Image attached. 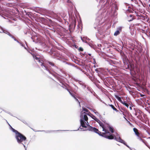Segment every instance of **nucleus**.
<instances>
[{"instance_id":"30","label":"nucleus","mask_w":150,"mask_h":150,"mask_svg":"<svg viewBox=\"0 0 150 150\" xmlns=\"http://www.w3.org/2000/svg\"><path fill=\"white\" fill-rule=\"evenodd\" d=\"M38 62H40L41 63V60H40V58L39 59V60H38Z\"/></svg>"},{"instance_id":"3","label":"nucleus","mask_w":150,"mask_h":150,"mask_svg":"<svg viewBox=\"0 0 150 150\" xmlns=\"http://www.w3.org/2000/svg\"><path fill=\"white\" fill-rule=\"evenodd\" d=\"M15 137L17 142L19 144H23L22 142L26 141V138L24 135L19 132L16 135Z\"/></svg>"},{"instance_id":"9","label":"nucleus","mask_w":150,"mask_h":150,"mask_svg":"<svg viewBox=\"0 0 150 150\" xmlns=\"http://www.w3.org/2000/svg\"><path fill=\"white\" fill-rule=\"evenodd\" d=\"M143 138V137H139L138 138L139 140L142 142L144 144L146 145L147 147H148L149 148V145L148 144V143L144 139H142V138Z\"/></svg>"},{"instance_id":"15","label":"nucleus","mask_w":150,"mask_h":150,"mask_svg":"<svg viewBox=\"0 0 150 150\" xmlns=\"http://www.w3.org/2000/svg\"><path fill=\"white\" fill-rule=\"evenodd\" d=\"M89 113L90 114V115H89L94 120L96 118V116L90 113V112H89Z\"/></svg>"},{"instance_id":"34","label":"nucleus","mask_w":150,"mask_h":150,"mask_svg":"<svg viewBox=\"0 0 150 150\" xmlns=\"http://www.w3.org/2000/svg\"><path fill=\"white\" fill-rule=\"evenodd\" d=\"M130 108L131 109H132V108L131 107H130Z\"/></svg>"},{"instance_id":"24","label":"nucleus","mask_w":150,"mask_h":150,"mask_svg":"<svg viewBox=\"0 0 150 150\" xmlns=\"http://www.w3.org/2000/svg\"><path fill=\"white\" fill-rule=\"evenodd\" d=\"M79 50L80 51H83V49L81 47H79Z\"/></svg>"},{"instance_id":"6","label":"nucleus","mask_w":150,"mask_h":150,"mask_svg":"<svg viewBox=\"0 0 150 150\" xmlns=\"http://www.w3.org/2000/svg\"><path fill=\"white\" fill-rule=\"evenodd\" d=\"M133 130L135 135L138 137V138L140 137H144V135L142 134V133L139 132L137 129L136 128H134L133 129Z\"/></svg>"},{"instance_id":"11","label":"nucleus","mask_w":150,"mask_h":150,"mask_svg":"<svg viewBox=\"0 0 150 150\" xmlns=\"http://www.w3.org/2000/svg\"><path fill=\"white\" fill-rule=\"evenodd\" d=\"M82 110L85 111L86 113H85V114H86V115H90L89 112H90L89 110L87 109L86 108H82Z\"/></svg>"},{"instance_id":"25","label":"nucleus","mask_w":150,"mask_h":150,"mask_svg":"<svg viewBox=\"0 0 150 150\" xmlns=\"http://www.w3.org/2000/svg\"><path fill=\"white\" fill-rule=\"evenodd\" d=\"M35 59L38 61L39 59L40 58L37 57L36 56H35Z\"/></svg>"},{"instance_id":"28","label":"nucleus","mask_w":150,"mask_h":150,"mask_svg":"<svg viewBox=\"0 0 150 150\" xmlns=\"http://www.w3.org/2000/svg\"><path fill=\"white\" fill-rule=\"evenodd\" d=\"M129 17H133V16L132 15H130L129 16Z\"/></svg>"},{"instance_id":"2","label":"nucleus","mask_w":150,"mask_h":150,"mask_svg":"<svg viewBox=\"0 0 150 150\" xmlns=\"http://www.w3.org/2000/svg\"><path fill=\"white\" fill-rule=\"evenodd\" d=\"M89 130H91V131H93L97 133L100 136H101L107 139H113L114 138V137L112 135H108L110 134V132H102L99 131L98 129L95 127H90Z\"/></svg>"},{"instance_id":"27","label":"nucleus","mask_w":150,"mask_h":150,"mask_svg":"<svg viewBox=\"0 0 150 150\" xmlns=\"http://www.w3.org/2000/svg\"><path fill=\"white\" fill-rule=\"evenodd\" d=\"M41 66H43V65H44V63H43V62H41Z\"/></svg>"},{"instance_id":"22","label":"nucleus","mask_w":150,"mask_h":150,"mask_svg":"<svg viewBox=\"0 0 150 150\" xmlns=\"http://www.w3.org/2000/svg\"><path fill=\"white\" fill-rule=\"evenodd\" d=\"M43 66L45 67V69L46 70H47V71H49V69H48V68L47 66H46L45 65H43Z\"/></svg>"},{"instance_id":"12","label":"nucleus","mask_w":150,"mask_h":150,"mask_svg":"<svg viewBox=\"0 0 150 150\" xmlns=\"http://www.w3.org/2000/svg\"><path fill=\"white\" fill-rule=\"evenodd\" d=\"M94 120L99 123L100 126L101 125H102L103 123L101 122L96 117Z\"/></svg>"},{"instance_id":"7","label":"nucleus","mask_w":150,"mask_h":150,"mask_svg":"<svg viewBox=\"0 0 150 150\" xmlns=\"http://www.w3.org/2000/svg\"><path fill=\"white\" fill-rule=\"evenodd\" d=\"M114 139L117 141L121 143L124 144L125 145L127 146L125 141L123 140L120 137H115Z\"/></svg>"},{"instance_id":"5","label":"nucleus","mask_w":150,"mask_h":150,"mask_svg":"<svg viewBox=\"0 0 150 150\" xmlns=\"http://www.w3.org/2000/svg\"><path fill=\"white\" fill-rule=\"evenodd\" d=\"M124 64L123 67L125 68V69H129L130 71H131L134 69V67L132 64H130L129 65L128 64L127 62H124Z\"/></svg>"},{"instance_id":"4","label":"nucleus","mask_w":150,"mask_h":150,"mask_svg":"<svg viewBox=\"0 0 150 150\" xmlns=\"http://www.w3.org/2000/svg\"><path fill=\"white\" fill-rule=\"evenodd\" d=\"M103 129L102 131L105 132H104L108 133V129L110 127V125L107 123H103L102 125H101L100 126Z\"/></svg>"},{"instance_id":"23","label":"nucleus","mask_w":150,"mask_h":150,"mask_svg":"<svg viewBox=\"0 0 150 150\" xmlns=\"http://www.w3.org/2000/svg\"><path fill=\"white\" fill-rule=\"evenodd\" d=\"M62 84V85H63L65 87V88L67 90V89H68L67 87V84Z\"/></svg>"},{"instance_id":"36","label":"nucleus","mask_w":150,"mask_h":150,"mask_svg":"<svg viewBox=\"0 0 150 150\" xmlns=\"http://www.w3.org/2000/svg\"><path fill=\"white\" fill-rule=\"evenodd\" d=\"M62 87L63 88H64V87L63 86H62Z\"/></svg>"},{"instance_id":"14","label":"nucleus","mask_w":150,"mask_h":150,"mask_svg":"<svg viewBox=\"0 0 150 150\" xmlns=\"http://www.w3.org/2000/svg\"><path fill=\"white\" fill-rule=\"evenodd\" d=\"M127 12L132 13L133 12V10L130 7H128V9L127 10Z\"/></svg>"},{"instance_id":"32","label":"nucleus","mask_w":150,"mask_h":150,"mask_svg":"<svg viewBox=\"0 0 150 150\" xmlns=\"http://www.w3.org/2000/svg\"><path fill=\"white\" fill-rule=\"evenodd\" d=\"M144 96V95H141V97H142V96Z\"/></svg>"},{"instance_id":"17","label":"nucleus","mask_w":150,"mask_h":150,"mask_svg":"<svg viewBox=\"0 0 150 150\" xmlns=\"http://www.w3.org/2000/svg\"><path fill=\"white\" fill-rule=\"evenodd\" d=\"M6 33L9 35L12 38H15L14 36L12 35L9 32L6 31Z\"/></svg>"},{"instance_id":"13","label":"nucleus","mask_w":150,"mask_h":150,"mask_svg":"<svg viewBox=\"0 0 150 150\" xmlns=\"http://www.w3.org/2000/svg\"><path fill=\"white\" fill-rule=\"evenodd\" d=\"M67 91L69 92V93L73 97H74V98H76V95L74 94V93H71V92H70V91H69V89H67Z\"/></svg>"},{"instance_id":"1","label":"nucleus","mask_w":150,"mask_h":150,"mask_svg":"<svg viewBox=\"0 0 150 150\" xmlns=\"http://www.w3.org/2000/svg\"><path fill=\"white\" fill-rule=\"evenodd\" d=\"M86 112H81L80 116V124L81 126L83 127L87 128L88 127L87 129L86 130H89L91 131V130H89L90 127H92L90 126L88 121V118L86 114H85Z\"/></svg>"},{"instance_id":"33","label":"nucleus","mask_w":150,"mask_h":150,"mask_svg":"<svg viewBox=\"0 0 150 150\" xmlns=\"http://www.w3.org/2000/svg\"><path fill=\"white\" fill-rule=\"evenodd\" d=\"M95 71H97V69H95Z\"/></svg>"},{"instance_id":"8","label":"nucleus","mask_w":150,"mask_h":150,"mask_svg":"<svg viewBox=\"0 0 150 150\" xmlns=\"http://www.w3.org/2000/svg\"><path fill=\"white\" fill-rule=\"evenodd\" d=\"M122 28L121 27H120L117 28V30L116 31L114 34L115 36H117L118 35L120 32L122 31Z\"/></svg>"},{"instance_id":"16","label":"nucleus","mask_w":150,"mask_h":150,"mask_svg":"<svg viewBox=\"0 0 150 150\" xmlns=\"http://www.w3.org/2000/svg\"><path fill=\"white\" fill-rule=\"evenodd\" d=\"M12 131L16 134V135H17L18 133H19L17 130L11 127Z\"/></svg>"},{"instance_id":"19","label":"nucleus","mask_w":150,"mask_h":150,"mask_svg":"<svg viewBox=\"0 0 150 150\" xmlns=\"http://www.w3.org/2000/svg\"><path fill=\"white\" fill-rule=\"evenodd\" d=\"M109 129L110 131L111 132V133H113L114 130L113 128L112 127L110 126V127L109 128Z\"/></svg>"},{"instance_id":"35","label":"nucleus","mask_w":150,"mask_h":150,"mask_svg":"<svg viewBox=\"0 0 150 150\" xmlns=\"http://www.w3.org/2000/svg\"><path fill=\"white\" fill-rule=\"evenodd\" d=\"M77 98H79V97H77Z\"/></svg>"},{"instance_id":"31","label":"nucleus","mask_w":150,"mask_h":150,"mask_svg":"<svg viewBox=\"0 0 150 150\" xmlns=\"http://www.w3.org/2000/svg\"><path fill=\"white\" fill-rule=\"evenodd\" d=\"M133 19H133V18L132 17V19H130V20H129V21H132Z\"/></svg>"},{"instance_id":"18","label":"nucleus","mask_w":150,"mask_h":150,"mask_svg":"<svg viewBox=\"0 0 150 150\" xmlns=\"http://www.w3.org/2000/svg\"><path fill=\"white\" fill-rule=\"evenodd\" d=\"M115 97L119 101H120L121 103L122 102L120 97L117 96H116Z\"/></svg>"},{"instance_id":"21","label":"nucleus","mask_w":150,"mask_h":150,"mask_svg":"<svg viewBox=\"0 0 150 150\" xmlns=\"http://www.w3.org/2000/svg\"><path fill=\"white\" fill-rule=\"evenodd\" d=\"M48 63L50 65H51L52 66H54V64L53 62H50V61H48Z\"/></svg>"},{"instance_id":"29","label":"nucleus","mask_w":150,"mask_h":150,"mask_svg":"<svg viewBox=\"0 0 150 150\" xmlns=\"http://www.w3.org/2000/svg\"><path fill=\"white\" fill-rule=\"evenodd\" d=\"M87 108H88L90 110H91V111H92V110H93V109H92L91 108H89V107H87Z\"/></svg>"},{"instance_id":"10","label":"nucleus","mask_w":150,"mask_h":150,"mask_svg":"<svg viewBox=\"0 0 150 150\" xmlns=\"http://www.w3.org/2000/svg\"><path fill=\"white\" fill-rule=\"evenodd\" d=\"M109 106L113 110L115 111L116 112H118L119 111L115 107L112 105L109 104Z\"/></svg>"},{"instance_id":"20","label":"nucleus","mask_w":150,"mask_h":150,"mask_svg":"<svg viewBox=\"0 0 150 150\" xmlns=\"http://www.w3.org/2000/svg\"><path fill=\"white\" fill-rule=\"evenodd\" d=\"M121 103L123 104L124 105H125L126 106L127 108H128L129 107V105L127 103L125 102H123L122 101L121 102Z\"/></svg>"},{"instance_id":"26","label":"nucleus","mask_w":150,"mask_h":150,"mask_svg":"<svg viewBox=\"0 0 150 150\" xmlns=\"http://www.w3.org/2000/svg\"><path fill=\"white\" fill-rule=\"evenodd\" d=\"M76 100V101L77 102H78L79 104H80V102L76 98H76H75Z\"/></svg>"}]
</instances>
